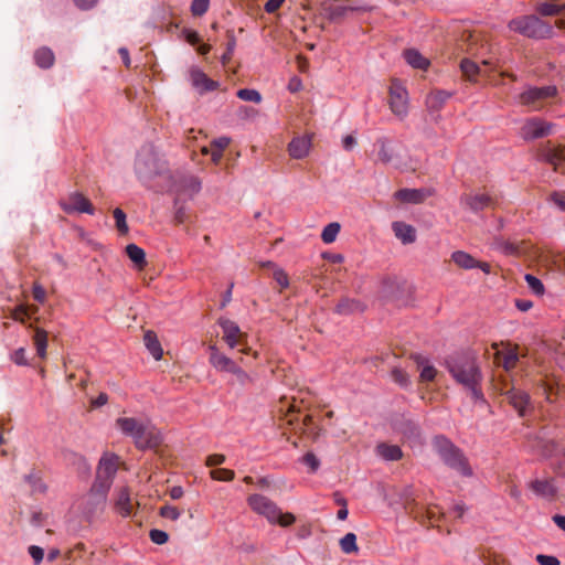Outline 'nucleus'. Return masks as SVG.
<instances>
[{
  "label": "nucleus",
  "instance_id": "obj_35",
  "mask_svg": "<svg viewBox=\"0 0 565 565\" xmlns=\"http://www.w3.org/2000/svg\"><path fill=\"white\" fill-rule=\"evenodd\" d=\"M465 202L471 210L481 211L490 205L491 198L488 194L468 195Z\"/></svg>",
  "mask_w": 565,
  "mask_h": 565
},
{
  "label": "nucleus",
  "instance_id": "obj_44",
  "mask_svg": "<svg viewBox=\"0 0 565 565\" xmlns=\"http://www.w3.org/2000/svg\"><path fill=\"white\" fill-rule=\"evenodd\" d=\"M11 361L19 365V366H26L29 365V361L26 358V351L24 348H19L15 351H13L10 355Z\"/></svg>",
  "mask_w": 565,
  "mask_h": 565
},
{
  "label": "nucleus",
  "instance_id": "obj_25",
  "mask_svg": "<svg viewBox=\"0 0 565 565\" xmlns=\"http://www.w3.org/2000/svg\"><path fill=\"white\" fill-rule=\"evenodd\" d=\"M450 97L451 94L446 90H434L427 95L425 104L429 111H438Z\"/></svg>",
  "mask_w": 565,
  "mask_h": 565
},
{
  "label": "nucleus",
  "instance_id": "obj_18",
  "mask_svg": "<svg viewBox=\"0 0 565 565\" xmlns=\"http://www.w3.org/2000/svg\"><path fill=\"white\" fill-rule=\"evenodd\" d=\"M113 482L114 481L102 478L99 476L95 477V480L89 490V494L96 497L98 504H102L104 507L108 491L110 490Z\"/></svg>",
  "mask_w": 565,
  "mask_h": 565
},
{
  "label": "nucleus",
  "instance_id": "obj_22",
  "mask_svg": "<svg viewBox=\"0 0 565 565\" xmlns=\"http://www.w3.org/2000/svg\"><path fill=\"white\" fill-rule=\"evenodd\" d=\"M392 230L395 236L403 244H412L416 241V230L414 226L401 221L393 222Z\"/></svg>",
  "mask_w": 565,
  "mask_h": 565
},
{
  "label": "nucleus",
  "instance_id": "obj_1",
  "mask_svg": "<svg viewBox=\"0 0 565 565\" xmlns=\"http://www.w3.org/2000/svg\"><path fill=\"white\" fill-rule=\"evenodd\" d=\"M445 364L457 383L468 388L476 401H483L480 387L482 374L475 355L470 353L454 354L446 360Z\"/></svg>",
  "mask_w": 565,
  "mask_h": 565
},
{
  "label": "nucleus",
  "instance_id": "obj_51",
  "mask_svg": "<svg viewBox=\"0 0 565 565\" xmlns=\"http://www.w3.org/2000/svg\"><path fill=\"white\" fill-rule=\"evenodd\" d=\"M437 375V370L433 365H424L420 372V381L430 382L434 381Z\"/></svg>",
  "mask_w": 565,
  "mask_h": 565
},
{
  "label": "nucleus",
  "instance_id": "obj_57",
  "mask_svg": "<svg viewBox=\"0 0 565 565\" xmlns=\"http://www.w3.org/2000/svg\"><path fill=\"white\" fill-rule=\"evenodd\" d=\"M32 295H33V298L38 302L43 303L45 301L46 292H45V289L41 285H39V284L33 285Z\"/></svg>",
  "mask_w": 565,
  "mask_h": 565
},
{
  "label": "nucleus",
  "instance_id": "obj_14",
  "mask_svg": "<svg viewBox=\"0 0 565 565\" xmlns=\"http://www.w3.org/2000/svg\"><path fill=\"white\" fill-rule=\"evenodd\" d=\"M372 7L367 4L363 6H331L326 9L327 18L331 22H340L347 18L350 12H369Z\"/></svg>",
  "mask_w": 565,
  "mask_h": 565
},
{
  "label": "nucleus",
  "instance_id": "obj_2",
  "mask_svg": "<svg viewBox=\"0 0 565 565\" xmlns=\"http://www.w3.org/2000/svg\"><path fill=\"white\" fill-rule=\"evenodd\" d=\"M116 426L122 435L132 439L137 449H156L162 444L159 429L135 417H119L116 419Z\"/></svg>",
  "mask_w": 565,
  "mask_h": 565
},
{
  "label": "nucleus",
  "instance_id": "obj_64",
  "mask_svg": "<svg viewBox=\"0 0 565 565\" xmlns=\"http://www.w3.org/2000/svg\"><path fill=\"white\" fill-rule=\"evenodd\" d=\"M552 201L563 211H565V200L564 198L562 196V194L557 193V192H554L552 194Z\"/></svg>",
  "mask_w": 565,
  "mask_h": 565
},
{
  "label": "nucleus",
  "instance_id": "obj_5",
  "mask_svg": "<svg viewBox=\"0 0 565 565\" xmlns=\"http://www.w3.org/2000/svg\"><path fill=\"white\" fill-rule=\"evenodd\" d=\"M508 28L522 36L543 40L554 35L553 26L535 14L520 15L509 21Z\"/></svg>",
  "mask_w": 565,
  "mask_h": 565
},
{
  "label": "nucleus",
  "instance_id": "obj_26",
  "mask_svg": "<svg viewBox=\"0 0 565 565\" xmlns=\"http://www.w3.org/2000/svg\"><path fill=\"white\" fill-rule=\"evenodd\" d=\"M428 193L422 189H402L395 193V198L402 202L418 204L424 202Z\"/></svg>",
  "mask_w": 565,
  "mask_h": 565
},
{
  "label": "nucleus",
  "instance_id": "obj_6",
  "mask_svg": "<svg viewBox=\"0 0 565 565\" xmlns=\"http://www.w3.org/2000/svg\"><path fill=\"white\" fill-rule=\"evenodd\" d=\"M388 94V104L392 113L399 118L406 117L408 113V93L406 88L397 79H393Z\"/></svg>",
  "mask_w": 565,
  "mask_h": 565
},
{
  "label": "nucleus",
  "instance_id": "obj_45",
  "mask_svg": "<svg viewBox=\"0 0 565 565\" xmlns=\"http://www.w3.org/2000/svg\"><path fill=\"white\" fill-rule=\"evenodd\" d=\"M11 318L14 320V321H19L21 323H25V320L26 318H29V309L26 306L24 305H19L17 306L12 311H11Z\"/></svg>",
  "mask_w": 565,
  "mask_h": 565
},
{
  "label": "nucleus",
  "instance_id": "obj_38",
  "mask_svg": "<svg viewBox=\"0 0 565 565\" xmlns=\"http://www.w3.org/2000/svg\"><path fill=\"white\" fill-rule=\"evenodd\" d=\"M236 96L242 100L253 102L255 104H259L263 99L260 93L252 88L238 89Z\"/></svg>",
  "mask_w": 565,
  "mask_h": 565
},
{
  "label": "nucleus",
  "instance_id": "obj_7",
  "mask_svg": "<svg viewBox=\"0 0 565 565\" xmlns=\"http://www.w3.org/2000/svg\"><path fill=\"white\" fill-rule=\"evenodd\" d=\"M58 204L66 214L86 213L93 215L95 213V207L89 199L77 191L70 193L65 199L60 200Z\"/></svg>",
  "mask_w": 565,
  "mask_h": 565
},
{
  "label": "nucleus",
  "instance_id": "obj_34",
  "mask_svg": "<svg viewBox=\"0 0 565 565\" xmlns=\"http://www.w3.org/2000/svg\"><path fill=\"white\" fill-rule=\"evenodd\" d=\"M377 452L383 459L391 461L399 460L403 457L401 447L396 445L380 444Z\"/></svg>",
  "mask_w": 565,
  "mask_h": 565
},
{
  "label": "nucleus",
  "instance_id": "obj_24",
  "mask_svg": "<svg viewBox=\"0 0 565 565\" xmlns=\"http://www.w3.org/2000/svg\"><path fill=\"white\" fill-rule=\"evenodd\" d=\"M143 343L147 348V350L150 352L152 358L156 361H159L163 356V349L161 347V343L158 339V335L152 330H147L143 335Z\"/></svg>",
  "mask_w": 565,
  "mask_h": 565
},
{
  "label": "nucleus",
  "instance_id": "obj_36",
  "mask_svg": "<svg viewBox=\"0 0 565 565\" xmlns=\"http://www.w3.org/2000/svg\"><path fill=\"white\" fill-rule=\"evenodd\" d=\"M340 224L337 222L329 223L321 233V239L326 244H331L335 241L339 232H340Z\"/></svg>",
  "mask_w": 565,
  "mask_h": 565
},
{
  "label": "nucleus",
  "instance_id": "obj_53",
  "mask_svg": "<svg viewBox=\"0 0 565 565\" xmlns=\"http://www.w3.org/2000/svg\"><path fill=\"white\" fill-rule=\"evenodd\" d=\"M518 360H519V358H518L516 352H514V351L508 352L503 359V367L508 371L514 369L518 363Z\"/></svg>",
  "mask_w": 565,
  "mask_h": 565
},
{
  "label": "nucleus",
  "instance_id": "obj_19",
  "mask_svg": "<svg viewBox=\"0 0 565 565\" xmlns=\"http://www.w3.org/2000/svg\"><path fill=\"white\" fill-rule=\"evenodd\" d=\"M375 146L377 147V159L383 164H388L396 156L393 141L386 137L376 139Z\"/></svg>",
  "mask_w": 565,
  "mask_h": 565
},
{
  "label": "nucleus",
  "instance_id": "obj_55",
  "mask_svg": "<svg viewBox=\"0 0 565 565\" xmlns=\"http://www.w3.org/2000/svg\"><path fill=\"white\" fill-rule=\"evenodd\" d=\"M29 554L31 555V557L33 558L35 565H39L42 561H43V557H44V551L42 547L40 546H36V545H31L29 547Z\"/></svg>",
  "mask_w": 565,
  "mask_h": 565
},
{
  "label": "nucleus",
  "instance_id": "obj_39",
  "mask_svg": "<svg viewBox=\"0 0 565 565\" xmlns=\"http://www.w3.org/2000/svg\"><path fill=\"white\" fill-rule=\"evenodd\" d=\"M181 190L190 194H195L201 190V182L196 177H186L182 181Z\"/></svg>",
  "mask_w": 565,
  "mask_h": 565
},
{
  "label": "nucleus",
  "instance_id": "obj_11",
  "mask_svg": "<svg viewBox=\"0 0 565 565\" xmlns=\"http://www.w3.org/2000/svg\"><path fill=\"white\" fill-rule=\"evenodd\" d=\"M451 260L462 269L479 268L484 274H489L491 270L490 264L486 262L477 260L472 255L463 250H456L451 254Z\"/></svg>",
  "mask_w": 565,
  "mask_h": 565
},
{
  "label": "nucleus",
  "instance_id": "obj_33",
  "mask_svg": "<svg viewBox=\"0 0 565 565\" xmlns=\"http://www.w3.org/2000/svg\"><path fill=\"white\" fill-rule=\"evenodd\" d=\"M462 75L470 82H477L480 74H483L480 66L470 58H463L460 62Z\"/></svg>",
  "mask_w": 565,
  "mask_h": 565
},
{
  "label": "nucleus",
  "instance_id": "obj_54",
  "mask_svg": "<svg viewBox=\"0 0 565 565\" xmlns=\"http://www.w3.org/2000/svg\"><path fill=\"white\" fill-rule=\"evenodd\" d=\"M231 373L235 375L236 381L241 385H246L252 381L249 375L239 365H237Z\"/></svg>",
  "mask_w": 565,
  "mask_h": 565
},
{
  "label": "nucleus",
  "instance_id": "obj_58",
  "mask_svg": "<svg viewBox=\"0 0 565 565\" xmlns=\"http://www.w3.org/2000/svg\"><path fill=\"white\" fill-rule=\"evenodd\" d=\"M188 217L189 216H188L185 206H183V205L177 206L175 212H174L175 224L184 223L188 220Z\"/></svg>",
  "mask_w": 565,
  "mask_h": 565
},
{
  "label": "nucleus",
  "instance_id": "obj_40",
  "mask_svg": "<svg viewBox=\"0 0 565 565\" xmlns=\"http://www.w3.org/2000/svg\"><path fill=\"white\" fill-rule=\"evenodd\" d=\"M113 215H114V218L116 222V227H117L118 232L122 235L127 234L129 231V227H128V224L126 221L125 212L121 209L116 207L113 212Z\"/></svg>",
  "mask_w": 565,
  "mask_h": 565
},
{
  "label": "nucleus",
  "instance_id": "obj_59",
  "mask_svg": "<svg viewBox=\"0 0 565 565\" xmlns=\"http://www.w3.org/2000/svg\"><path fill=\"white\" fill-rule=\"evenodd\" d=\"M284 2L285 0H268L264 6V10L267 13H275L277 10L280 9Z\"/></svg>",
  "mask_w": 565,
  "mask_h": 565
},
{
  "label": "nucleus",
  "instance_id": "obj_48",
  "mask_svg": "<svg viewBox=\"0 0 565 565\" xmlns=\"http://www.w3.org/2000/svg\"><path fill=\"white\" fill-rule=\"evenodd\" d=\"M150 540L158 545H162L168 542L169 535L167 532L158 529H153L149 532Z\"/></svg>",
  "mask_w": 565,
  "mask_h": 565
},
{
  "label": "nucleus",
  "instance_id": "obj_10",
  "mask_svg": "<svg viewBox=\"0 0 565 565\" xmlns=\"http://www.w3.org/2000/svg\"><path fill=\"white\" fill-rule=\"evenodd\" d=\"M218 326L223 332V341L231 348L234 349L237 345L245 343L247 335L241 331L238 324L230 319L220 318Z\"/></svg>",
  "mask_w": 565,
  "mask_h": 565
},
{
  "label": "nucleus",
  "instance_id": "obj_28",
  "mask_svg": "<svg viewBox=\"0 0 565 565\" xmlns=\"http://www.w3.org/2000/svg\"><path fill=\"white\" fill-rule=\"evenodd\" d=\"M34 62L40 68L46 70L54 65L55 55L50 47L42 46L34 52Z\"/></svg>",
  "mask_w": 565,
  "mask_h": 565
},
{
  "label": "nucleus",
  "instance_id": "obj_12",
  "mask_svg": "<svg viewBox=\"0 0 565 565\" xmlns=\"http://www.w3.org/2000/svg\"><path fill=\"white\" fill-rule=\"evenodd\" d=\"M541 157L553 166L554 171L565 173V146H546L542 149Z\"/></svg>",
  "mask_w": 565,
  "mask_h": 565
},
{
  "label": "nucleus",
  "instance_id": "obj_27",
  "mask_svg": "<svg viewBox=\"0 0 565 565\" xmlns=\"http://www.w3.org/2000/svg\"><path fill=\"white\" fill-rule=\"evenodd\" d=\"M565 11V3L557 4L552 0H539L535 6V12L541 17H556Z\"/></svg>",
  "mask_w": 565,
  "mask_h": 565
},
{
  "label": "nucleus",
  "instance_id": "obj_29",
  "mask_svg": "<svg viewBox=\"0 0 565 565\" xmlns=\"http://www.w3.org/2000/svg\"><path fill=\"white\" fill-rule=\"evenodd\" d=\"M29 327L34 329L32 340L36 349V354L39 358L45 359L47 349V332L42 328H34L33 324H30Z\"/></svg>",
  "mask_w": 565,
  "mask_h": 565
},
{
  "label": "nucleus",
  "instance_id": "obj_9",
  "mask_svg": "<svg viewBox=\"0 0 565 565\" xmlns=\"http://www.w3.org/2000/svg\"><path fill=\"white\" fill-rule=\"evenodd\" d=\"M557 94V88L554 85L544 87H531L519 96L520 104L531 106L533 109H540L537 105L540 102L554 97Z\"/></svg>",
  "mask_w": 565,
  "mask_h": 565
},
{
  "label": "nucleus",
  "instance_id": "obj_49",
  "mask_svg": "<svg viewBox=\"0 0 565 565\" xmlns=\"http://www.w3.org/2000/svg\"><path fill=\"white\" fill-rule=\"evenodd\" d=\"M273 276L281 289L288 288L289 277L282 268H275Z\"/></svg>",
  "mask_w": 565,
  "mask_h": 565
},
{
  "label": "nucleus",
  "instance_id": "obj_17",
  "mask_svg": "<svg viewBox=\"0 0 565 565\" xmlns=\"http://www.w3.org/2000/svg\"><path fill=\"white\" fill-rule=\"evenodd\" d=\"M311 138L309 136L295 137L288 145L289 156L294 159H303L309 154Z\"/></svg>",
  "mask_w": 565,
  "mask_h": 565
},
{
  "label": "nucleus",
  "instance_id": "obj_21",
  "mask_svg": "<svg viewBox=\"0 0 565 565\" xmlns=\"http://www.w3.org/2000/svg\"><path fill=\"white\" fill-rule=\"evenodd\" d=\"M509 403L518 411L520 416H524L530 404V396L521 390H511L507 393Z\"/></svg>",
  "mask_w": 565,
  "mask_h": 565
},
{
  "label": "nucleus",
  "instance_id": "obj_63",
  "mask_svg": "<svg viewBox=\"0 0 565 565\" xmlns=\"http://www.w3.org/2000/svg\"><path fill=\"white\" fill-rule=\"evenodd\" d=\"M108 403V395L106 393H99L98 396L92 402L94 407H100Z\"/></svg>",
  "mask_w": 565,
  "mask_h": 565
},
{
  "label": "nucleus",
  "instance_id": "obj_47",
  "mask_svg": "<svg viewBox=\"0 0 565 565\" xmlns=\"http://www.w3.org/2000/svg\"><path fill=\"white\" fill-rule=\"evenodd\" d=\"M391 376H392L393 381L396 382L397 384H399L401 386H407L409 384L408 375L402 369H398V367L393 369L391 372Z\"/></svg>",
  "mask_w": 565,
  "mask_h": 565
},
{
  "label": "nucleus",
  "instance_id": "obj_60",
  "mask_svg": "<svg viewBox=\"0 0 565 565\" xmlns=\"http://www.w3.org/2000/svg\"><path fill=\"white\" fill-rule=\"evenodd\" d=\"M225 461V456L222 454H213L207 456L206 458V466L214 467L222 465Z\"/></svg>",
  "mask_w": 565,
  "mask_h": 565
},
{
  "label": "nucleus",
  "instance_id": "obj_43",
  "mask_svg": "<svg viewBox=\"0 0 565 565\" xmlns=\"http://www.w3.org/2000/svg\"><path fill=\"white\" fill-rule=\"evenodd\" d=\"M210 7V0H193L191 3V13L194 17H202Z\"/></svg>",
  "mask_w": 565,
  "mask_h": 565
},
{
  "label": "nucleus",
  "instance_id": "obj_3",
  "mask_svg": "<svg viewBox=\"0 0 565 565\" xmlns=\"http://www.w3.org/2000/svg\"><path fill=\"white\" fill-rule=\"evenodd\" d=\"M431 445L446 466L456 470L462 477H472L473 470L468 458L449 438L437 435L433 438Z\"/></svg>",
  "mask_w": 565,
  "mask_h": 565
},
{
  "label": "nucleus",
  "instance_id": "obj_61",
  "mask_svg": "<svg viewBox=\"0 0 565 565\" xmlns=\"http://www.w3.org/2000/svg\"><path fill=\"white\" fill-rule=\"evenodd\" d=\"M301 88H302L301 79L299 77H297V76L291 77L289 83H288V89L291 93H296V92H299Z\"/></svg>",
  "mask_w": 565,
  "mask_h": 565
},
{
  "label": "nucleus",
  "instance_id": "obj_62",
  "mask_svg": "<svg viewBox=\"0 0 565 565\" xmlns=\"http://www.w3.org/2000/svg\"><path fill=\"white\" fill-rule=\"evenodd\" d=\"M515 307L520 311L525 312V311L530 310L533 307V302L531 300H526V299H516L515 300Z\"/></svg>",
  "mask_w": 565,
  "mask_h": 565
},
{
  "label": "nucleus",
  "instance_id": "obj_50",
  "mask_svg": "<svg viewBox=\"0 0 565 565\" xmlns=\"http://www.w3.org/2000/svg\"><path fill=\"white\" fill-rule=\"evenodd\" d=\"M302 461L310 468L311 472H316L320 467V461L313 452H307L302 457Z\"/></svg>",
  "mask_w": 565,
  "mask_h": 565
},
{
  "label": "nucleus",
  "instance_id": "obj_41",
  "mask_svg": "<svg viewBox=\"0 0 565 565\" xmlns=\"http://www.w3.org/2000/svg\"><path fill=\"white\" fill-rule=\"evenodd\" d=\"M524 279L527 282V286L532 290L533 294H535L536 296L544 295V292H545L544 285L537 277H535L531 274H526Z\"/></svg>",
  "mask_w": 565,
  "mask_h": 565
},
{
  "label": "nucleus",
  "instance_id": "obj_42",
  "mask_svg": "<svg viewBox=\"0 0 565 565\" xmlns=\"http://www.w3.org/2000/svg\"><path fill=\"white\" fill-rule=\"evenodd\" d=\"M210 476L213 480L217 481H232L235 478V472L226 468H217L210 471Z\"/></svg>",
  "mask_w": 565,
  "mask_h": 565
},
{
  "label": "nucleus",
  "instance_id": "obj_13",
  "mask_svg": "<svg viewBox=\"0 0 565 565\" xmlns=\"http://www.w3.org/2000/svg\"><path fill=\"white\" fill-rule=\"evenodd\" d=\"M119 457L113 452H105L98 462L96 476L114 481L118 470Z\"/></svg>",
  "mask_w": 565,
  "mask_h": 565
},
{
  "label": "nucleus",
  "instance_id": "obj_37",
  "mask_svg": "<svg viewBox=\"0 0 565 565\" xmlns=\"http://www.w3.org/2000/svg\"><path fill=\"white\" fill-rule=\"evenodd\" d=\"M340 546L342 552H344L345 554L358 552L359 547L356 545V535L354 533H347L340 540Z\"/></svg>",
  "mask_w": 565,
  "mask_h": 565
},
{
  "label": "nucleus",
  "instance_id": "obj_52",
  "mask_svg": "<svg viewBox=\"0 0 565 565\" xmlns=\"http://www.w3.org/2000/svg\"><path fill=\"white\" fill-rule=\"evenodd\" d=\"M230 143L231 138L222 136L211 141V148L223 152L230 146Z\"/></svg>",
  "mask_w": 565,
  "mask_h": 565
},
{
  "label": "nucleus",
  "instance_id": "obj_23",
  "mask_svg": "<svg viewBox=\"0 0 565 565\" xmlns=\"http://www.w3.org/2000/svg\"><path fill=\"white\" fill-rule=\"evenodd\" d=\"M530 488L536 495L550 500L554 499L557 492L553 479L534 480L530 483Z\"/></svg>",
  "mask_w": 565,
  "mask_h": 565
},
{
  "label": "nucleus",
  "instance_id": "obj_56",
  "mask_svg": "<svg viewBox=\"0 0 565 565\" xmlns=\"http://www.w3.org/2000/svg\"><path fill=\"white\" fill-rule=\"evenodd\" d=\"M536 562L540 565H561V562L556 556L544 554L536 555Z\"/></svg>",
  "mask_w": 565,
  "mask_h": 565
},
{
  "label": "nucleus",
  "instance_id": "obj_8",
  "mask_svg": "<svg viewBox=\"0 0 565 565\" xmlns=\"http://www.w3.org/2000/svg\"><path fill=\"white\" fill-rule=\"evenodd\" d=\"M553 125L539 117H533L524 121L520 129V136L525 141L548 136L552 131Z\"/></svg>",
  "mask_w": 565,
  "mask_h": 565
},
{
  "label": "nucleus",
  "instance_id": "obj_30",
  "mask_svg": "<svg viewBox=\"0 0 565 565\" xmlns=\"http://www.w3.org/2000/svg\"><path fill=\"white\" fill-rule=\"evenodd\" d=\"M365 306L355 299L343 298L335 306V312L339 315H351L354 312H363Z\"/></svg>",
  "mask_w": 565,
  "mask_h": 565
},
{
  "label": "nucleus",
  "instance_id": "obj_46",
  "mask_svg": "<svg viewBox=\"0 0 565 565\" xmlns=\"http://www.w3.org/2000/svg\"><path fill=\"white\" fill-rule=\"evenodd\" d=\"M159 514L162 518L170 519L172 521H175L180 518L181 512L177 507L173 505H163L160 508Z\"/></svg>",
  "mask_w": 565,
  "mask_h": 565
},
{
  "label": "nucleus",
  "instance_id": "obj_31",
  "mask_svg": "<svg viewBox=\"0 0 565 565\" xmlns=\"http://www.w3.org/2000/svg\"><path fill=\"white\" fill-rule=\"evenodd\" d=\"M126 254L129 259L135 264L137 269L142 270L147 266L145 250L136 244H128L126 246Z\"/></svg>",
  "mask_w": 565,
  "mask_h": 565
},
{
  "label": "nucleus",
  "instance_id": "obj_20",
  "mask_svg": "<svg viewBox=\"0 0 565 565\" xmlns=\"http://www.w3.org/2000/svg\"><path fill=\"white\" fill-rule=\"evenodd\" d=\"M115 510L118 514L127 518L132 512V503L130 498V490L128 487H121L118 490L117 498L115 501Z\"/></svg>",
  "mask_w": 565,
  "mask_h": 565
},
{
  "label": "nucleus",
  "instance_id": "obj_15",
  "mask_svg": "<svg viewBox=\"0 0 565 565\" xmlns=\"http://www.w3.org/2000/svg\"><path fill=\"white\" fill-rule=\"evenodd\" d=\"M210 358L209 361L211 365L217 370L218 372H228L231 373L238 364L222 353L216 345H210Z\"/></svg>",
  "mask_w": 565,
  "mask_h": 565
},
{
  "label": "nucleus",
  "instance_id": "obj_32",
  "mask_svg": "<svg viewBox=\"0 0 565 565\" xmlns=\"http://www.w3.org/2000/svg\"><path fill=\"white\" fill-rule=\"evenodd\" d=\"M403 55L406 62L414 68L427 70L430 64L429 61L415 49L405 50Z\"/></svg>",
  "mask_w": 565,
  "mask_h": 565
},
{
  "label": "nucleus",
  "instance_id": "obj_4",
  "mask_svg": "<svg viewBox=\"0 0 565 565\" xmlns=\"http://www.w3.org/2000/svg\"><path fill=\"white\" fill-rule=\"evenodd\" d=\"M247 504L253 512L265 518L270 524L287 527L296 522V516L292 513H284L273 500L264 494L254 493L248 495Z\"/></svg>",
  "mask_w": 565,
  "mask_h": 565
},
{
  "label": "nucleus",
  "instance_id": "obj_16",
  "mask_svg": "<svg viewBox=\"0 0 565 565\" xmlns=\"http://www.w3.org/2000/svg\"><path fill=\"white\" fill-rule=\"evenodd\" d=\"M190 78L192 86L201 93L212 92L218 87V82L209 78L207 75L199 68H192L190 71Z\"/></svg>",
  "mask_w": 565,
  "mask_h": 565
}]
</instances>
